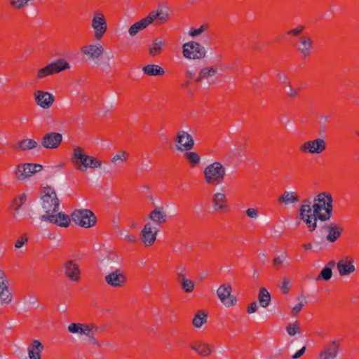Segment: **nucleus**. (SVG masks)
<instances>
[{
	"mask_svg": "<svg viewBox=\"0 0 359 359\" xmlns=\"http://www.w3.org/2000/svg\"><path fill=\"white\" fill-rule=\"evenodd\" d=\"M41 195V206L45 212L41 219L60 226L67 227L70 218L67 215L59 212L60 202L55 190L50 187H43Z\"/></svg>",
	"mask_w": 359,
	"mask_h": 359,
	"instance_id": "1",
	"label": "nucleus"
},
{
	"mask_svg": "<svg viewBox=\"0 0 359 359\" xmlns=\"http://www.w3.org/2000/svg\"><path fill=\"white\" fill-rule=\"evenodd\" d=\"M169 19V14L161 8L151 11L147 16L135 22L128 29L130 36L134 37L140 32L146 29L149 25L156 21V25H163Z\"/></svg>",
	"mask_w": 359,
	"mask_h": 359,
	"instance_id": "2",
	"label": "nucleus"
},
{
	"mask_svg": "<svg viewBox=\"0 0 359 359\" xmlns=\"http://www.w3.org/2000/svg\"><path fill=\"white\" fill-rule=\"evenodd\" d=\"M71 162L75 168L85 172L88 168H97L102 166V161L86 154L83 148L74 146L73 147Z\"/></svg>",
	"mask_w": 359,
	"mask_h": 359,
	"instance_id": "3",
	"label": "nucleus"
},
{
	"mask_svg": "<svg viewBox=\"0 0 359 359\" xmlns=\"http://www.w3.org/2000/svg\"><path fill=\"white\" fill-rule=\"evenodd\" d=\"M312 208L321 221L328 220L332 216V198L326 192L319 194L313 200Z\"/></svg>",
	"mask_w": 359,
	"mask_h": 359,
	"instance_id": "4",
	"label": "nucleus"
},
{
	"mask_svg": "<svg viewBox=\"0 0 359 359\" xmlns=\"http://www.w3.org/2000/svg\"><path fill=\"white\" fill-rule=\"evenodd\" d=\"M203 175L208 184L217 186L224 182L226 169L221 163L215 161L204 168Z\"/></svg>",
	"mask_w": 359,
	"mask_h": 359,
	"instance_id": "5",
	"label": "nucleus"
},
{
	"mask_svg": "<svg viewBox=\"0 0 359 359\" xmlns=\"http://www.w3.org/2000/svg\"><path fill=\"white\" fill-rule=\"evenodd\" d=\"M300 219L306 224L309 231H313L317 225L318 219L317 214L314 212V209L311 206L310 200H305L299 208Z\"/></svg>",
	"mask_w": 359,
	"mask_h": 359,
	"instance_id": "6",
	"label": "nucleus"
},
{
	"mask_svg": "<svg viewBox=\"0 0 359 359\" xmlns=\"http://www.w3.org/2000/svg\"><path fill=\"white\" fill-rule=\"evenodd\" d=\"M72 221L78 226L83 228H90L96 224V217L90 210H76L72 214Z\"/></svg>",
	"mask_w": 359,
	"mask_h": 359,
	"instance_id": "7",
	"label": "nucleus"
},
{
	"mask_svg": "<svg viewBox=\"0 0 359 359\" xmlns=\"http://www.w3.org/2000/svg\"><path fill=\"white\" fill-rule=\"evenodd\" d=\"M69 68L70 65L69 62H67L64 59H60L48 64L43 68L38 69L35 79L36 81H39L48 76L59 73Z\"/></svg>",
	"mask_w": 359,
	"mask_h": 359,
	"instance_id": "8",
	"label": "nucleus"
},
{
	"mask_svg": "<svg viewBox=\"0 0 359 359\" xmlns=\"http://www.w3.org/2000/svg\"><path fill=\"white\" fill-rule=\"evenodd\" d=\"M182 55L189 60H200L206 56V50L198 42L189 41L182 46Z\"/></svg>",
	"mask_w": 359,
	"mask_h": 359,
	"instance_id": "9",
	"label": "nucleus"
},
{
	"mask_svg": "<svg viewBox=\"0 0 359 359\" xmlns=\"http://www.w3.org/2000/svg\"><path fill=\"white\" fill-rule=\"evenodd\" d=\"M91 27L94 32L95 39L97 41L100 40L107 30V20L100 11H96L93 13Z\"/></svg>",
	"mask_w": 359,
	"mask_h": 359,
	"instance_id": "10",
	"label": "nucleus"
},
{
	"mask_svg": "<svg viewBox=\"0 0 359 359\" xmlns=\"http://www.w3.org/2000/svg\"><path fill=\"white\" fill-rule=\"evenodd\" d=\"M42 168L43 166L37 163L19 164L15 168L14 174L18 180H24L32 175L39 172Z\"/></svg>",
	"mask_w": 359,
	"mask_h": 359,
	"instance_id": "11",
	"label": "nucleus"
},
{
	"mask_svg": "<svg viewBox=\"0 0 359 359\" xmlns=\"http://www.w3.org/2000/svg\"><path fill=\"white\" fill-rule=\"evenodd\" d=\"M327 147V144L323 138H316L311 140L303 143L299 149L304 154H320L323 153Z\"/></svg>",
	"mask_w": 359,
	"mask_h": 359,
	"instance_id": "12",
	"label": "nucleus"
},
{
	"mask_svg": "<svg viewBox=\"0 0 359 359\" xmlns=\"http://www.w3.org/2000/svg\"><path fill=\"white\" fill-rule=\"evenodd\" d=\"M217 295L220 302L227 308L236 304V297L231 294V287L229 284L221 285L217 290Z\"/></svg>",
	"mask_w": 359,
	"mask_h": 359,
	"instance_id": "13",
	"label": "nucleus"
},
{
	"mask_svg": "<svg viewBox=\"0 0 359 359\" xmlns=\"http://www.w3.org/2000/svg\"><path fill=\"white\" fill-rule=\"evenodd\" d=\"M175 148L177 151H190L194 146V141L190 134L184 130H179L175 137Z\"/></svg>",
	"mask_w": 359,
	"mask_h": 359,
	"instance_id": "14",
	"label": "nucleus"
},
{
	"mask_svg": "<svg viewBox=\"0 0 359 359\" xmlns=\"http://www.w3.org/2000/svg\"><path fill=\"white\" fill-rule=\"evenodd\" d=\"M33 95L36 104L43 109L50 108L55 100L52 93L42 90H36Z\"/></svg>",
	"mask_w": 359,
	"mask_h": 359,
	"instance_id": "15",
	"label": "nucleus"
},
{
	"mask_svg": "<svg viewBox=\"0 0 359 359\" xmlns=\"http://www.w3.org/2000/svg\"><path fill=\"white\" fill-rule=\"evenodd\" d=\"M340 340L333 339L324 346L318 355L319 359H336L340 348Z\"/></svg>",
	"mask_w": 359,
	"mask_h": 359,
	"instance_id": "16",
	"label": "nucleus"
},
{
	"mask_svg": "<svg viewBox=\"0 0 359 359\" xmlns=\"http://www.w3.org/2000/svg\"><path fill=\"white\" fill-rule=\"evenodd\" d=\"M158 230L151 222L145 224L140 232V238L145 246L152 245L156 240Z\"/></svg>",
	"mask_w": 359,
	"mask_h": 359,
	"instance_id": "17",
	"label": "nucleus"
},
{
	"mask_svg": "<svg viewBox=\"0 0 359 359\" xmlns=\"http://www.w3.org/2000/svg\"><path fill=\"white\" fill-rule=\"evenodd\" d=\"M106 283L113 287H121L126 283V276L121 269H116L104 278Z\"/></svg>",
	"mask_w": 359,
	"mask_h": 359,
	"instance_id": "18",
	"label": "nucleus"
},
{
	"mask_svg": "<svg viewBox=\"0 0 359 359\" xmlns=\"http://www.w3.org/2000/svg\"><path fill=\"white\" fill-rule=\"evenodd\" d=\"M62 141V134L49 132L44 135L41 140V145L46 149H57Z\"/></svg>",
	"mask_w": 359,
	"mask_h": 359,
	"instance_id": "19",
	"label": "nucleus"
},
{
	"mask_svg": "<svg viewBox=\"0 0 359 359\" xmlns=\"http://www.w3.org/2000/svg\"><path fill=\"white\" fill-rule=\"evenodd\" d=\"M190 348L202 357H208L215 351L214 347L210 344L201 339L192 341L190 344Z\"/></svg>",
	"mask_w": 359,
	"mask_h": 359,
	"instance_id": "20",
	"label": "nucleus"
},
{
	"mask_svg": "<svg viewBox=\"0 0 359 359\" xmlns=\"http://www.w3.org/2000/svg\"><path fill=\"white\" fill-rule=\"evenodd\" d=\"M64 270L66 276L72 281L78 282L80 280V268L74 260L69 259L65 262L64 263Z\"/></svg>",
	"mask_w": 359,
	"mask_h": 359,
	"instance_id": "21",
	"label": "nucleus"
},
{
	"mask_svg": "<svg viewBox=\"0 0 359 359\" xmlns=\"http://www.w3.org/2000/svg\"><path fill=\"white\" fill-rule=\"evenodd\" d=\"M81 52L90 60H97L104 53V48L99 43H90L82 47Z\"/></svg>",
	"mask_w": 359,
	"mask_h": 359,
	"instance_id": "22",
	"label": "nucleus"
},
{
	"mask_svg": "<svg viewBox=\"0 0 359 359\" xmlns=\"http://www.w3.org/2000/svg\"><path fill=\"white\" fill-rule=\"evenodd\" d=\"M12 301L11 292L8 290V281L3 271H0V303L8 304Z\"/></svg>",
	"mask_w": 359,
	"mask_h": 359,
	"instance_id": "23",
	"label": "nucleus"
},
{
	"mask_svg": "<svg viewBox=\"0 0 359 359\" xmlns=\"http://www.w3.org/2000/svg\"><path fill=\"white\" fill-rule=\"evenodd\" d=\"M353 263V259L348 256L341 259L337 263V270L339 275L343 276L353 273L355 268Z\"/></svg>",
	"mask_w": 359,
	"mask_h": 359,
	"instance_id": "24",
	"label": "nucleus"
},
{
	"mask_svg": "<svg viewBox=\"0 0 359 359\" xmlns=\"http://www.w3.org/2000/svg\"><path fill=\"white\" fill-rule=\"evenodd\" d=\"M226 203V197L222 192L215 193L212 196V208L217 212H224L227 208Z\"/></svg>",
	"mask_w": 359,
	"mask_h": 359,
	"instance_id": "25",
	"label": "nucleus"
},
{
	"mask_svg": "<svg viewBox=\"0 0 359 359\" xmlns=\"http://www.w3.org/2000/svg\"><path fill=\"white\" fill-rule=\"evenodd\" d=\"M299 43L297 50L304 57H308L312 50L313 41L311 38L306 35H302L299 38Z\"/></svg>",
	"mask_w": 359,
	"mask_h": 359,
	"instance_id": "26",
	"label": "nucleus"
},
{
	"mask_svg": "<svg viewBox=\"0 0 359 359\" xmlns=\"http://www.w3.org/2000/svg\"><path fill=\"white\" fill-rule=\"evenodd\" d=\"M323 229L327 233L326 239L331 243H334L341 236L343 228L335 224H325Z\"/></svg>",
	"mask_w": 359,
	"mask_h": 359,
	"instance_id": "27",
	"label": "nucleus"
},
{
	"mask_svg": "<svg viewBox=\"0 0 359 359\" xmlns=\"http://www.w3.org/2000/svg\"><path fill=\"white\" fill-rule=\"evenodd\" d=\"M149 218L158 226L164 224L168 218L166 212L162 207H156L149 215Z\"/></svg>",
	"mask_w": 359,
	"mask_h": 359,
	"instance_id": "28",
	"label": "nucleus"
},
{
	"mask_svg": "<svg viewBox=\"0 0 359 359\" xmlns=\"http://www.w3.org/2000/svg\"><path fill=\"white\" fill-rule=\"evenodd\" d=\"M98 330L99 327L93 323L85 324L81 334L88 338V342L99 346V342L95 337V334Z\"/></svg>",
	"mask_w": 359,
	"mask_h": 359,
	"instance_id": "29",
	"label": "nucleus"
},
{
	"mask_svg": "<svg viewBox=\"0 0 359 359\" xmlns=\"http://www.w3.org/2000/svg\"><path fill=\"white\" fill-rule=\"evenodd\" d=\"M43 350V344L37 339L33 340L27 348L29 358L41 359V353Z\"/></svg>",
	"mask_w": 359,
	"mask_h": 359,
	"instance_id": "30",
	"label": "nucleus"
},
{
	"mask_svg": "<svg viewBox=\"0 0 359 359\" xmlns=\"http://www.w3.org/2000/svg\"><path fill=\"white\" fill-rule=\"evenodd\" d=\"M165 41L162 38H156L149 47V53L151 56L154 57L160 54L163 50Z\"/></svg>",
	"mask_w": 359,
	"mask_h": 359,
	"instance_id": "31",
	"label": "nucleus"
},
{
	"mask_svg": "<svg viewBox=\"0 0 359 359\" xmlns=\"http://www.w3.org/2000/svg\"><path fill=\"white\" fill-rule=\"evenodd\" d=\"M279 203L287 205L299 201V196L296 192L285 191L281 196L278 198Z\"/></svg>",
	"mask_w": 359,
	"mask_h": 359,
	"instance_id": "32",
	"label": "nucleus"
},
{
	"mask_svg": "<svg viewBox=\"0 0 359 359\" xmlns=\"http://www.w3.org/2000/svg\"><path fill=\"white\" fill-rule=\"evenodd\" d=\"M128 157L129 154L127 151H120L112 156L111 163L114 168H121L128 161Z\"/></svg>",
	"mask_w": 359,
	"mask_h": 359,
	"instance_id": "33",
	"label": "nucleus"
},
{
	"mask_svg": "<svg viewBox=\"0 0 359 359\" xmlns=\"http://www.w3.org/2000/svg\"><path fill=\"white\" fill-rule=\"evenodd\" d=\"M208 321V313L203 310L196 312L192 320V325L195 328H201Z\"/></svg>",
	"mask_w": 359,
	"mask_h": 359,
	"instance_id": "34",
	"label": "nucleus"
},
{
	"mask_svg": "<svg viewBox=\"0 0 359 359\" xmlns=\"http://www.w3.org/2000/svg\"><path fill=\"white\" fill-rule=\"evenodd\" d=\"M142 72L148 76H161L165 74L164 69L157 65H147L143 67Z\"/></svg>",
	"mask_w": 359,
	"mask_h": 359,
	"instance_id": "35",
	"label": "nucleus"
},
{
	"mask_svg": "<svg viewBox=\"0 0 359 359\" xmlns=\"http://www.w3.org/2000/svg\"><path fill=\"white\" fill-rule=\"evenodd\" d=\"M216 74L217 69L213 67H203L199 71L196 81L201 82L203 79L214 76Z\"/></svg>",
	"mask_w": 359,
	"mask_h": 359,
	"instance_id": "36",
	"label": "nucleus"
},
{
	"mask_svg": "<svg viewBox=\"0 0 359 359\" xmlns=\"http://www.w3.org/2000/svg\"><path fill=\"white\" fill-rule=\"evenodd\" d=\"M259 304L263 308H266L271 302V294L265 287H261L258 294Z\"/></svg>",
	"mask_w": 359,
	"mask_h": 359,
	"instance_id": "37",
	"label": "nucleus"
},
{
	"mask_svg": "<svg viewBox=\"0 0 359 359\" xmlns=\"http://www.w3.org/2000/svg\"><path fill=\"white\" fill-rule=\"evenodd\" d=\"M38 147V143L32 139H24L18 142L17 148L22 151H28Z\"/></svg>",
	"mask_w": 359,
	"mask_h": 359,
	"instance_id": "38",
	"label": "nucleus"
},
{
	"mask_svg": "<svg viewBox=\"0 0 359 359\" xmlns=\"http://www.w3.org/2000/svg\"><path fill=\"white\" fill-rule=\"evenodd\" d=\"M184 156L191 166L197 165L201 161L200 156L194 151H186Z\"/></svg>",
	"mask_w": 359,
	"mask_h": 359,
	"instance_id": "39",
	"label": "nucleus"
},
{
	"mask_svg": "<svg viewBox=\"0 0 359 359\" xmlns=\"http://www.w3.org/2000/svg\"><path fill=\"white\" fill-rule=\"evenodd\" d=\"M27 196L25 194H22L15 198L11 203V207L15 210H18L20 207L25 203Z\"/></svg>",
	"mask_w": 359,
	"mask_h": 359,
	"instance_id": "40",
	"label": "nucleus"
},
{
	"mask_svg": "<svg viewBox=\"0 0 359 359\" xmlns=\"http://www.w3.org/2000/svg\"><path fill=\"white\" fill-rule=\"evenodd\" d=\"M287 257V255L286 252H283L282 255L276 256L273 259V265L274 267H276L277 269H280L284 262L286 260Z\"/></svg>",
	"mask_w": 359,
	"mask_h": 359,
	"instance_id": "41",
	"label": "nucleus"
},
{
	"mask_svg": "<svg viewBox=\"0 0 359 359\" xmlns=\"http://www.w3.org/2000/svg\"><path fill=\"white\" fill-rule=\"evenodd\" d=\"M182 289L187 293L191 292L194 289V283L189 279H185L180 282Z\"/></svg>",
	"mask_w": 359,
	"mask_h": 359,
	"instance_id": "42",
	"label": "nucleus"
},
{
	"mask_svg": "<svg viewBox=\"0 0 359 359\" xmlns=\"http://www.w3.org/2000/svg\"><path fill=\"white\" fill-rule=\"evenodd\" d=\"M84 325L85 324L73 323L68 326L67 330L72 334H81Z\"/></svg>",
	"mask_w": 359,
	"mask_h": 359,
	"instance_id": "43",
	"label": "nucleus"
},
{
	"mask_svg": "<svg viewBox=\"0 0 359 359\" xmlns=\"http://www.w3.org/2000/svg\"><path fill=\"white\" fill-rule=\"evenodd\" d=\"M332 276V271L330 269L323 268L316 278V280H329Z\"/></svg>",
	"mask_w": 359,
	"mask_h": 359,
	"instance_id": "44",
	"label": "nucleus"
},
{
	"mask_svg": "<svg viewBox=\"0 0 359 359\" xmlns=\"http://www.w3.org/2000/svg\"><path fill=\"white\" fill-rule=\"evenodd\" d=\"M30 0H10L12 7L15 9H22L25 7Z\"/></svg>",
	"mask_w": 359,
	"mask_h": 359,
	"instance_id": "45",
	"label": "nucleus"
},
{
	"mask_svg": "<svg viewBox=\"0 0 359 359\" xmlns=\"http://www.w3.org/2000/svg\"><path fill=\"white\" fill-rule=\"evenodd\" d=\"M286 330L288 334L290 336H294L295 334H299L300 332L299 327L297 322L292 324H290L287 327Z\"/></svg>",
	"mask_w": 359,
	"mask_h": 359,
	"instance_id": "46",
	"label": "nucleus"
},
{
	"mask_svg": "<svg viewBox=\"0 0 359 359\" xmlns=\"http://www.w3.org/2000/svg\"><path fill=\"white\" fill-rule=\"evenodd\" d=\"M245 214L248 217L252 219H256L257 218H258L259 215V210H257V208H248L245 210Z\"/></svg>",
	"mask_w": 359,
	"mask_h": 359,
	"instance_id": "47",
	"label": "nucleus"
},
{
	"mask_svg": "<svg viewBox=\"0 0 359 359\" xmlns=\"http://www.w3.org/2000/svg\"><path fill=\"white\" fill-rule=\"evenodd\" d=\"M206 25H201L198 29H192L189 31V34L191 37H195L207 29Z\"/></svg>",
	"mask_w": 359,
	"mask_h": 359,
	"instance_id": "48",
	"label": "nucleus"
},
{
	"mask_svg": "<svg viewBox=\"0 0 359 359\" xmlns=\"http://www.w3.org/2000/svg\"><path fill=\"white\" fill-rule=\"evenodd\" d=\"M290 287V282L287 278H283L281 285H280V290L283 292V294H287L289 292Z\"/></svg>",
	"mask_w": 359,
	"mask_h": 359,
	"instance_id": "49",
	"label": "nucleus"
},
{
	"mask_svg": "<svg viewBox=\"0 0 359 359\" xmlns=\"http://www.w3.org/2000/svg\"><path fill=\"white\" fill-rule=\"evenodd\" d=\"M28 241V238L26 236H20L18 238L15 243V247L16 248H20L23 246Z\"/></svg>",
	"mask_w": 359,
	"mask_h": 359,
	"instance_id": "50",
	"label": "nucleus"
},
{
	"mask_svg": "<svg viewBox=\"0 0 359 359\" xmlns=\"http://www.w3.org/2000/svg\"><path fill=\"white\" fill-rule=\"evenodd\" d=\"M304 29V25H299L291 30H290L288 32H287V34L288 35H294V36H297L299 34H300L302 31Z\"/></svg>",
	"mask_w": 359,
	"mask_h": 359,
	"instance_id": "51",
	"label": "nucleus"
},
{
	"mask_svg": "<svg viewBox=\"0 0 359 359\" xmlns=\"http://www.w3.org/2000/svg\"><path fill=\"white\" fill-rule=\"evenodd\" d=\"M304 306V302H301L298 303L297 305H295L291 311V313L293 316H297V314L300 312L302 307Z\"/></svg>",
	"mask_w": 359,
	"mask_h": 359,
	"instance_id": "52",
	"label": "nucleus"
},
{
	"mask_svg": "<svg viewBox=\"0 0 359 359\" xmlns=\"http://www.w3.org/2000/svg\"><path fill=\"white\" fill-rule=\"evenodd\" d=\"M177 280L179 283L187 279L186 275H185V269L183 267L178 269V270L177 271Z\"/></svg>",
	"mask_w": 359,
	"mask_h": 359,
	"instance_id": "53",
	"label": "nucleus"
},
{
	"mask_svg": "<svg viewBox=\"0 0 359 359\" xmlns=\"http://www.w3.org/2000/svg\"><path fill=\"white\" fill-rule=\"evenodd\" d=\"M258 309V305L256 302H252L247 308V312L249 314L256 312Z\"/></svg>",
	"mask_w": 359,
	"mask_h": 359,
	"instance_id": "54",
	"label": "nucleus"
},
{
	"mask_svg": "<svg viewBox=\"0 0 359 359\" xmlns=\"http://www.w3.org/2000/svg\"><path fill=\"white\" fill-rule=\"evenodd\" d=\"M289 91L287 93L288 95L292 97V98H294L297 95H298V91L297 89H294L293 88L291 85L290 84L289 85Z\"/></svg>",
	"mask_w": 359,
	"mask_h": 359,
	"instance_id": "55",
	"label": "nucleus"
},
{
	"mask_svg": "<svg viewBox=\"0 0 359 359\" xmlns=\"http://www.w3.org/2000/svg\"><path fill=\"white\" fill-rule=\"evenodd\" d=\"M278 76L280 81L282 82L283 83H287L288 85L290 84V82L285 74H279L278 75Z\"/></svg>",
	"mask_w": 359,
	"mask_h": 359,
	"instance_id": "56",
	"label": "nucleus"
},
{
	"mask_svg": "<svg viewBox=\"0 0 359 359\" xmlns=\"http://www.w3.org/2000/svg\"><path fill=\"white\" fill-rule=\"evenodd\" d=\"M306 348L302 347L300 350L297 351L292 356V359H297L300 358L305 352Z\"/></svg>",
	"mask_w": 359,
	"mask_h": 359,
	"instance_id": "57",
	"label": "nucleus"
},
{
	"mask_svg": "<svg viewBox=\"0 0 359 359\" xmlns=\"http://www.w3.org/2000/svg\"><path fill=\"white\" fill-rule=\"evenodd\" d=\"M124 239L130 243H135L137 241V238L135 235L133 234H127L124 236Z\"/></svg>",
	"mask_w": 359,
	"mask_h": 359,
	"instance_id": "58",
	"label": "nucleus"
},
{
	"mask_svg": "<svg viewBox=\"0 0 359 359\" xmlns=\"http://www.w3.org/2000/svg\"><path fill=\"white\" fill-rule=\"evenodd\" d=\"M335 266V262L334 261L329 262L325 266L326 269H330L331 271L332 270V268H334Z\"/></svg>",
	"mask_w": 359,
	"mask_h": 359,
	"instance_id": "59",
	"label": "nucleus"
},
{
	"mask_svg": "<svg viewBox=\"0 0 359 359\" xmlns=\"http://www.w3.org/2000/svg\"><path fill=\"white\" fill-rule=\"evenodd\" d=\"M303 248L306 250H311L312 248V245L311 243H306V244L303 245Z\"/></svg>",
	"mask_w": 359,
	"mask_h": 359,
	"instance_id": "60",
	"label": "nucleus"
},
{
	"mask_svg": "<svg viewBox=\"0 0 359 359\" xmlns=\"http://www.w3.org/2000/svg\"><path fill=\"white\" fill-rule=\"evenodd\" d=\"M185 74H186L187 77H188L189 79H191L193 76V72H191V71H187Z\"/></svg>",
	"mask_w": 359,
	"mask_h": 359,
	"instance_id": "61",
	"label": "nucleus"
}]
</instances>
